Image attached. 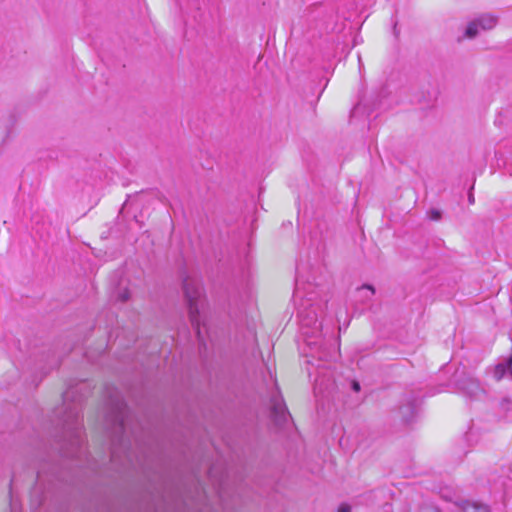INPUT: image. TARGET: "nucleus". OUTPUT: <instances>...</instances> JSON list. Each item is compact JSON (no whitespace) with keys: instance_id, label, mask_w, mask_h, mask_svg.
Instances as JSON below:
<instances>
[{"instance_id":"nucleus-17","label":"nucleus","mask_w":512,"mask_h":512,"mask_svg":"<svg viewBox=\"0 0 512 512\" xmlns=\"http://www.w3.org/2000/svg\"><path fill=\"white\" fill-rule=\"evenodd\" d=\"M11 512H16V505L13 503V501H11Z\"/></svg>"},{"instance_id":"nucleus-15","label":"nucleus","mask_w":512,"mask_h":512,"mask_svg":"<svg viewBox=\"0 0 512 512\" xmlns=\"http://www.w3.org/2000/svg\"><path fill=\"white\" fill-rule=\"evenodd\" d=\"M352 389L355 391V392H359L360 391V384L356 381H353L352 382Z\"/></svg>"},{"instance_id":"nucleus-3","label":"nucleus","mask_w":512,"mask_h":512,"mask_svg":"<svg viewBox=\"0 0 512 512\" xmlns=\"http://www.w3.org/2000/svg\"><path fill=\"white\" fill-rule=\"evenodd\" d=\"M295 298L301 299L297 309L301 334L305 337L308 346L317 345L318 339L322 334L320 317L323 313V306L326 303L317 301L314 292H309L306 297H303L298 283Z\"/></svg>"},{"instance_id":"nucleus-2","label":"nucleus","mask_w":512,"mask_h":512,"mask_svg":"<svg viewBox=\"0 0 512 512\" xmlns=\"http://www.w3.org/2000/svg\"><path fill=\"white\" fill-rule=\"evenodd\" d=\"M130 421L131 415L123 398L118 392H115L110 396L107 403V413L105 416L106 428L111 437L112 462H120L122 453L130 461V435L134 433L130 428Z\"/></svg>"},{"instance_id":"nucleus-13","label":"nucleus","mask_w":512,"mask_h":512,"mask_svg":"<svg viewBox=\"0 0 512 512\" xmlns=\"http://www.w3.org/2000/svg\"><path fill=\"white\" fill-rule=\"evenodd\" d=\"M352 508L348 503H341L337 512H351Z\"/></svg>"},{"instance_id":"nucleus-8","label":"nucleus","mask_w":512,"mask_h":512,"mask_svg":"<svg viewBox=\"0 0 512 512\" xmlns=\"http://www.w3.org/2000/svg\"><path fill=\"white\" fill-rule=\"evenodd\" d=\"M461 509L463 512H491L489 506L476 501H464Z\"/></svg>"},{"instance_id":"nucleus-5","label":"nucleus","mask_w":512,"mask_h":512,"mask_svg":"<svg viewBox=\"0 0 512 512\" xmlns=\"http://www.w3.org/2000/svg\"><path fill=\"white\" fill-rule=\"evenodd\" d=\"M270 415L277 426H283L290 418V413L278 388H276L270 398Z\"/></svg>"},{"instance_id":"nucleus-4","label":"nucleus","mask_w":512,"mask_h":512,"mask_svg":"<svg viewBox=\"0 0 512 512\" xmlns=\"http://www.w3.org/2000/svg\"><path fill=\"white\" fill-rule=\"evenodd\" d=\"M183 290L188 305L189 319L199 342L206 333V302L202 282L197 277L187 276L183 280Z\"/></svg>"},{"instance_id":"nucleus-7","label":"nucleus","mask_w":512,"mask_h":512,"mask_svg":"<svg viewBox=\"0 0 512 512\" xmlns=\"http://www.w3.org/2000/svg\"><path fill=\"white\" fill-rule=\"evenodd\" d=\"M479 27L482 30H491L498 22V17L493 14H482L476 18Z\"/></svg>"},{"instance_id":"nucleus-11","label":"nucleus","mask_w":512,"mask_h":512,"mask_svg":"<svg viewBox=\"0 0 512 512\" xmlns=\"http://www.w3.org/2000/svg\"><path fill=\"white\" fill-rule=\"evenodd\" d=\"M360 292L362 291H367L369 294L368 295H365L364 298L365 299H370L374 294H375V289L374 287H372L371 285H363L360 289H359Z\"/></svg>"},{"instance_id":"nucleus-1","label":"nucleus","mask_w":512,"mask_h":512,"mask_svg":"<svg viewBox=\"0 0 512 512\" xmlns=\"http://www.w3.org/2000/svg\"><path fill=\"white\" fill-rule=\"evenodd\" d=\"M85 382L70 385L63 393V403L53 413L57 418V425L62 429L63 454L70 458H80L84 453L82 423L80 421L81 402L86 389Z\"/></svg>"},{"instance_id":"nucleus-9","label":"nucleus","mask_w":512,"mask_h":512,"mask_svg":"<svg viewBox=\"0 0 512 512\" xmlns=\"http://www.w3.org/2000/svg\"><path fill=\"white\" fill-rule=\"evenodd\" d=\"M479 29H480V27H479L476 19H474L473 21L468 23L464 35L467 38H475L479 33Z\"/></svg>"},{"instance_id":"nucleus-10","label":"nucleus","mask_w":512,"mask_h":512,"mask_svg":"<svg viewBox=\"0 0 512 512\" xmlns=\"http://www.w3.org/2000/svg\"><path fill=\"white\" fill-rule=\"evenodd\" d=\"M480 393H482V389L480 388L479 384L475 381H470L468 394L471 397H477Z\"/></svg>"},{"instance_id":"nucleus-12","label":"nucleus","mask_w":512,"mask_h":512,"mask_svg":"<svg viewBox=\"0 0 512 512\" xmlns=\"http://www.w3.org/2000/svg\"><path fill=\"white\" fill-rule=\"evenodd\" d=\"M428 215H429V218L433 221H438L441 219L442 217V214H441V211L438 210V209H431L429 212H428Z\"/></svg>"},{"instance_id":"nucleus-16","label":"nucleus","mask_w":512,"mask_h":512,"mask_svg":"<svg viewBox=\"0 0 512 512\" xmlns=\"http://www.w3.org/2000/svg\"><path fill=\"white\" fill-rule=\"evenodd\" d=\"M468 201H469V203H470V204H473V203H474V196H473V194H472V193H470V194H469V196H468Z\"/></svg>"},{"instance_id":"nucleus-14","label":"nucleus","mask_w":512,"mask_h":512,"mask_svg":"<svg viewBox=\"0 0 512 512\" xmlns=\"http://www.w3.org/2000/svg\"><path fill=\"white\" fill-rule=\"evenodd\" d=\"M130 298L129 291L126 289L123 292L119 293V300L122 302L127 301Z\"/></svg>"},{"instance_id":"nucleus-6","label":"nucleus","mask_w":512,"mask_h":512,"mask_svg":"<svg viewBox=\"0 0 512 512\" xmlns=\"http://www.w3.org/2000/svg\"><path fill=\"white\" fill-rule=\"evenodd\" d=\"M399 414L404 423H410L416 415V406L414 402L409 401L408 403L400 406Z\"/></svg>"}]
</instances>
